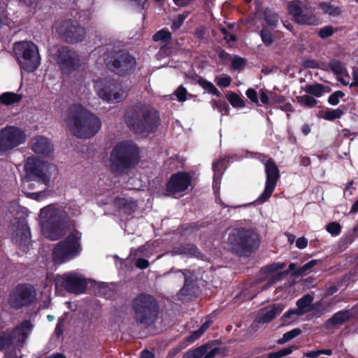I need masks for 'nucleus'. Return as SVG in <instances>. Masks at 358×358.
<instances>
[{"instance_id": "obj_1", "label": "nucleus", "mask_w": 358, "mask_h": 358, "mask_svg": "<svg viewBox=\"0 0 358 358\" xmlns=\"http://www.w3.org/2000/svg\"><path fill=\"white\" fill-rule=\"evenodd\" d=\"M79 213V207L74 203L51 204L41 208L39 218L43 234L50 240L59 239L67 229L74 226L71 217Z\"/></svg>"}, {"instance_id": "obj_2", "label": "nucleus", "mask_w": 358, "mask_h": 358, "mask_svg": "<svg viewBox=\"0 0 358 358\" xmlns=\"http://www.w3.org/2000/svg\"><path fill=\"white\" fill-rule=\"evenodd\" d=\"M70 131L80 138L94 136L101 129V119L80 104L71 106L64 118Z\"/></svg>"}, {"instance_id": "obj_3", "label": "nucleus", "mask_w": 358, "mask_h": 358, "mask_svg": "<svg viewBox=\"0 0 358 358\" xmlns=\"http://www.w3.org/2000/svg\"><path fill=\"white\" fill-rule=\"evenodd\" d=\"M127 126L137 134L148 135L159 125L158 113L146 106H135L128 109L125 115Z\"/></svg>"}, {"instance_id": "obj_4", "label": "nucleus", "mask_w": 358, "mask_h": 358, "mask_svg": "<svg viewBox=\"0 0 358 358\" xmlns=\"http://www.w3.org/2000/svg\"><path fill=\"white\" fill-rule=\"evenodd\" d=\"M140 160L139 148L131 141H122L113 148L110 162L113 169L124 171L134 167Z\"/></svg>"}, {"instance_id": "obj_5", "label": "nucleus", "mask_w": 358, "mask_h": 358, "mask_svg": "<svg viewBox=\"0 0 358 358\" xmlns=\"http://www.w3.org/2000/svg\"><path fill=\"white\" fill-rule=\"evenodd\" d=\"M97 96L108 102H120L128 94L129 87L124 84L112 79H98L94 82Z\"/></svg>"}, {"instance_id": "obj_6", "label": "nucleus", "mask_w": 358, "mask_h": 358, "mask_svg": "<svg viewBox=\"0 0 358 358\" xmlns=\"http://www.w3.org/2000/svg\"><path fill=\"white\" fill-rule=\"evenodd\" d=\"M132 308L136 321L144 325L152 323L158 313L157 301L149 294L136 296L132 302Z\"/></svg>"}, {"instance_id": "obj_7", "label": "nucleus", "mask_w": 358, "mask_h": 358, "mask_svg": "<svg viewBox=\"0 0 358 358\" xmlns=\"http://www.w3.org/2000/svg\"><path fill=\"white\" fill-rule=\"evenodd\" d=\"M14 52L23 70L34 72L41 64L38 47L31 41H21L14 45Z\"/></svg>"}, {"instance_id": "obj_8", "label": "nucleus", "mask_w": 358, "mask_h": 358, "mask_svg": "<svg viewBox=\"0 0 358 358\" xmlns=\"http://www.w3.org/2000/svg\"><path fill=\"white\" fill-rule=\"evenodd\" d=\"M81 234L74 230L64 241L59 243L52 252L55 262L62 264L74 258L80 253Z\"/></svg>"}, {"instance_id": "obj_9", "label": "nucleus", "mask_w": 358, "mask_h": 358, "mask_svg": "<svg viewBox=\"0 0 358 358\" xmlns=\"http://www.w3.org/2000/svg\"><path fill=\"white\" fill-rule=\"evenodd\" d=\"M33 327L30 321L25 320L13 331L3 333L0 336V350H5L11 345L22 347L30 335Z\"/></svg>"}, {"instance_id": "obj_10", "label": "nucleus", "mask_w": 358, "mask_h": 358, "mask_svg": "<svg viewBox=\"0 0 358 358\" xmlns=\"http://www.w3.org/2000/svg\"><path fill=\"white\" fill-rule=\"evenodd\" d=\"M48 165L42 162L34 157L27 159L24 164V171L26 176L23 181L24 183L36 182L47 185L50 180L48 174Z\"/></svg>"}, {"instance_id": "obj_11", "label": "nucleus", "mask_w": 358, "mask_h": 358, "mask_svg": "<svg viewBox=\"0 0 358 358\" xmlns=\"http://www.w3.org/2000/svg\"><path fill=\"white\" fill-rule=\"evenodd\" d=\"M51 59L64 73L74 71L80 66L78 55L66 47H59L52 50Z\"/></svg>"}, {"instance_id": "obj_12", "label": "nucleus", "mask_w": 358, "mask_h": 358, "mask_svg": "<svg viewBox=\"0 0 358 358\" xmlns=\"http://www.w3.org/2000/svg\"><path fill=\"white\" fill-rule=\"evenodd\" d=\"M36 300L35 288L30 285H18L11 292L8 301L11 307L20 308L34 303Z\"/></svg>"}, {"instance_id": "obj_13", "label": "nucleus", "mask_w": 358, "mask_h": 358, "mask_svg": "<svg viewBox=\"0 0 358 358\" xmlns=\"http://www.w3.org/2000/svg\"><path fill=\"white\" fill-rule=\"evenodd\" d=\"M192 180L189 173L179 172L173 174L166 183V195L173 197L186 194L192 188Z\"/></svg>"}, {"instance_id": "obj_14", "label": "nucleus", "mask_w": 358, "mask_h": 358, "mask_svg": "<svg viewBox=\"0 0 358 358\" xmlns=\"http://www.w3.org/2000/svg\"><path fill=\"white\" fill-rule=\"evenodd\" d=\"M59 36L67 43L80 42L85 36V29L76 22L66 20L59 23L55 28Z\"/></svg>"}, {"instance_id": "obj_15", "label": "nucleus", "mask_w": 358, "mask_h": 358, "mask_svg": "<svg viewBox=\"0 0 358 358\" xmlns=\"http://www.w3.org/2000/svg\"><path fill=\"white\" fill-rule=\"evenodd\" d=\"M108 68L115 73L125 76L132 72L136 66L135 58L126 52H117L113 60H106Z\"/></svg>"}, {"instance_id": "obj_16", "label": "nucleus", "mask_w": 358, "mask_h": 358, "mask_svg": "<svg viewBox=\"0 0 358 358\" xmlns=\"http://www.w3.org/2000/svg\"><path fill=\"white\" fill-rule=\"evenodd\" d=\"M61 286L66 291L74 294L84 292L87 287L85 278L75 272L64 273L59 276L56 280V287Z\"/></svg>"}, {"instance_id": "obj_17", "label": "nucleus", "mask_w": 358, "mask_h": 358, "mask_svg": "<svg viewBox=\"0 0 358 358\" xmlns=\"http://www.w3.org/2000/svg\"><path fill=\"white\" fill-rule=\"evenodd\" d=\"M25 141L26 134L19 127H6L0 131V145L3 150L17 147Z\"/></svg>"}, {"instance_id": "obj_18", "label": "nucleus", "mask_w": 358, "mask_h": 358, "mask_svg": "<svg viewBox=\"0 0 358 358\" xmlns=\"http://www.w3.org/2000/svg\"><path fill=\"white\" fill-rule=\"evenodd\" d=\"M266 180L264 192L257 198L256 202L262 203L266 201L274 191L280 177L279 170L273 160L268 159L265 164Z\"/></svg>"}, {"instance_id": "obj_19", "label": "nucleus", "mask_w": 358, "mask_h": 358, "mask_svg": "<svg viewBox=\"0 0 358 358\" xmlns=\"http://www.w3.org/2000/svg\"><path fill=\"white\" fill-rule=\"evenodd\" d=\"M252 233L245 229H234L228 238V244L233 251L239 252L251 246Z\"/></svg>"}, {"instance_id": "obj_20", "label": "nucleus", "mask_w": 358, "mask_h": 358, "mask_svg": "<svg viewBox=\"0 0 358 358\" xmlns=\"http://www.w3.org/2000/svg\"><path fill=\"white\" fill-rule=\"evenodd\" d=\"M285 306L281 303H275L259 310L253 324L259 327L261 324L271 322L277 315L284 310Z\"/></svg>"}, {"instance_id": "obj_21", "label": "nucleus", "mask_w": 358, "mask_h": 358, "mask_svg": "<svg viewBox=\"0 0 358 358\" xmlns=\"http://www.w3.org/2000/svg\"><path fill=\"white\" fill-rule=\"evenodd\" d=\"M16 223L13 227L12 240L16 244H25L31 237L29 228L24 220H18Z\"/></svg>"}, {"instance_id": "obj_22", "label": "nucleus", "mask_w": 358, "mask_h": 358, "mask_svg": "<svg viewBox=\"0 0 358 358\" xmlns=\"http://www.w3.org/2000/svg\"><path fill=\"white\" fill-rule=\"evenodd\" d=\"M313 301V297L310 294H306L296 302L297 308L287 311L282 316V319H292L293 316H301L310 310V306Z\"/></svg>"}, {"instance_id": "obj_23", "label": "nucleus", "mask_w": 358, "mask_h": 358, "mask_svg": "<svg viewBox=\"0 0 358 358\" xmlns=\"http://www.w3.org/2000/svg\"><path fill=\"white\" fill-rule=\"evenodd\" d=\"M285 267V264L278 262V263H273L264 268L266 270V271L269 273L268 278H269L271 284H273V283L278 281L284 275H287L289 271L294 270L296 268V264L294 263H292L289 266L288 271H281L280 270L284 268Z\"/></svg>"}, {"instance_id": "obj_24", "label": "nucleus", "mask_w": 358, "mask_h": 358, "mask_svg": "<svg viewBox=\"0 0 358 358\" xmlns=\"http://www.w3.org/2000/svg\"><path fill=\"white\" fill-rule=\"evenodd\" d=\"M115 206L124 214L130 215L137 207L136 202L130 197L119 196L114 201Z\"/></svg>"}, {"instance_id": "obj_25", "label": "nucleus", "mask_w": 358, "mask_h": 358, "mask_svg": "<svg viewBox=\"0 0 358 358\" xmlns=\"http://www.w3.org/2000/svg\"><path fill=\"white\" fill-rule=\"evenodd\" d=\"M31 148L34 152L41 155H48L52 150L48 139L41 136L33 139Z\"/></svg>"}, {"instance_id": "obj_26", "label": "nucleus", "mask_w": 358, "mask_h": 358, "mask_svg": "<svg viewBox=\"0 0 358 358\" xmlns=\"http://www.w3.org/2000/svg\"><path fill=\"white\" fill-rule=\"evenodd\" d=\"M225 159H220L213 164V169L214 171L213 187L215 191L220 189V184L222 175L225 169Z\"/></svg>"}, {"instance_id": "obj_27", "label": "nucleus", "mask_w": 358, "mask_h": 358, "mask_svg": "<svg viewBox=\"0 0 358 358\" xmlns=\"http://www.w3.org/2000/svg\"><path fill=\"white\" fill-rule=\"evenodd\" d=\"M350 317V313L348 310H341L335 313L327 322L328 327L341 325L348 321Z\"/></svg>"}, {"instance_id": "obj_28", "label": "nucleus", "mask_w": 358, "mask_h": 358, "mask_svg": "<svg viewBox=\"0 0 358 358\" xmlns=\"http://www.w3.org/2000/svg\"><path fill=\"white\" fill-rule=\"evenodd\" d=\"M303 90L307 94H311L315 97H320L324 93L328 92L326 87L321 84L306 85Z\"/></svg>"}, {"instance_id": "obj_29", "label": "nucleus", "mask_w": 358, "mask_h": 358, "mask_svg": "<svg viewBox=\"0 0 358 358\" xmlns=\"http://www.w3.org/2000/svg\"><path fill=\"white\" fill-rule=\"evenodd\" d=\"M22 96L13 92H5L0 96V103L4 105H10L19 102Z\"/></svg>"}, {"instance_id": "obj_30", "label": "nucleus", "mask_w": 358, "mask_h": 358, "mask_svg": "<svg viewBox=\"0 0 358 358\" xmlns=\"http://www.w3.org/2000/svg\"><path fill=\"white\" fill-rule=\"evenodd\" d=\"M173 255H185L192 257H199V252L193 245L181 246L178 250L171 252Z\"/></svg>"}, {"instance_id": "obj_31", "label": "nucleus", "mask_w": 358, "mask_h": 358, "mask_svg": "<svg viewBox=\"0 0 358 358\" xmlns=\"http://www.w3.org/2000/svg\"><path fill=\"white\" fill-rule=\"evenodd\" d=\"M197 82L199 85L201 87H202L205 90V91H206L209 94L215 95L217 96H220L221 93L211 82L202 78H200Z\"/></svg>"}, {"instance_id": "obj_32", "label": "nucleus", "mask_w": 358, "mask_h": 358, "mask_svg": "<svg viewBox=\"0 0 358 358\" xmlns=\"http://www.w3.org/2000/svg\"><path fill=\"white\" fill-rule=\"evenodd\" d=\"M207 352V345H203L194 350L186 352L183 358H201Z\"/></svg>"}, {"instance_id": "obj_33", "label": "nucleus", "mask_w": 358, "mask_h": 358, "mask_svg": "<svg viewBox=\"0 0 358 358\" xmlns=\"http://www.w3.org/2000/svg\"><path fill=\"white\" fill-rule=\"evenodd\" d=\"M155 243H147L145 245L141 246L134 252V257H139L141 255L150 257L154 252Z\"/></svg>"}, {"instance_id": "obj_34", "label": "nucleus", "mask_w": 358, "mask_h": 358, "mask_svg": "<svg viewBox=\"0 0 358 358\" xmlns=\"http://www.w3.org/2000/svg\"><path fill=\"white\" fill-rule=\"evenodd\" d=\"M297 22L301 24L315 25L317 24V19L313 13L303 11Z\"/></svg>"}, {"instance_id": "obj_35", "label": "nucleus", "mask_w": 358, "mask_h": 358, "mask_svg": "<svg viewBox=\"0 0 358 358\" xmlns=\"http://www.w3.org/2000/svg\"><path fill=\"white\" fill-rule=\"evenodd\" d=\"M289 13L293 16L295 20L297 22L298 18L301 17L303 13V10L299 5V1H291L288 3Z\"/></svg>"}, {"instance_id": "obj_36", "label": "nucleus", "mask_w": 358, "mask_h": 358, "mask_svg": "<svg viewBox=\"0 0 358 358\" xmlns=\"http://www.w3.org/2000/svg\"><path fill=\"white\" fill-rule=\"evenodd\" d=\"M296 101L301 106L312 108L317 103V101L313 96L306 94L296 97Z\"/></svg>"}, {"instance_id": "obj_37", "label": "nucleus", "mask_w": 358, "mask_h": 358, "mask_svg": "<svg viewBox=\"0 0 358 358\" xmlns=\"http://www.w3.org/2000/svg\"><path fill=\"white\" fill-rule=\"evenodd\" d=\"M320 8L322 10L324 13L331 16H338L341 13V10L338 7L328 3H321L320 4Z\"/></svg>"}, {"instance_id": "obj_38", "label": "nucleus", "mask_w": 358, "mask_h": 358, "mask_svg": "<svg viewBox=\"0 0 358 358\" xmlns=\"http://www.w3.org/2000/svg\"><path fill=\"white\" fill-rule=\"evenodd\" d=\"M343 114V112L340 108L328 109L324 113L323 117L329 121H332L336 119L340 118Z\"/></svg>"}, {"instance_id": "obj_39", "label": "nucleus", "mask_w": 358, "mask_h": 358, "mask_svg": "<svg viewBox=\"0 0 358 358\" xmlns=\"http://www.w3.org/2000/svg\"><path fill=\"white\" fill-rule=\"evenodd\" d=\"M227 98L233 107L243 108L245 106L244 101L236 93H230Z\"/></svg>"}, {"instance_id": "obj_40", "label": "nucleus", "mask_w": 358, "mask_h": 358, "mask_svg": "<svg viewBox=\"0 0 358 358\" xmlns=\"http://www.w3.org/2000/svg\"><path fill=\"white\" fill-rule=\"evenodd\" d=\"M301 331L299 329H298V328L294 329L284 334L282 337L278 340V343L279 344H284V343L288 342L289 341L294 338L297 336H299L301 334Z\"/></svg>"}, {"instance_id": "obj_41", "label": "nucleus", "mask_w": 358, "mask_h": 358, "mask_svg": "<svg viewBox=\"0 0 358 358\" xmlns=\"http://www.w3.org/2000/svg\"><path fill=\"white\" fill-rule=\"evenodd\" d=\"M178 273H181L182 276L185 278V285L184 287L181 289V292L182 294H186V292L189 289V287L190 286V283L192 282L191 278L192 277V274L191 271L188 270L178 271Z\"/></svg>"}, {"instance_id": "obj_42", "label": "nucleus", "mask_w": 358, "mask_h": 358, "mask_svg": "<svg viewBox=\"0 0 358 358\" xmlns=\"http://www.w3.org/2000/svg\"><path fill=\"white\" fill-rule=\"evenodd\" d=\"M331 70L336 75L344 73L346 69L344 64L336 59L331 61L329 64Z\"/></svg>"}, {"instance_id": "obj_43", "label": "nucleus", "mask_w": 358, "mask_h": 358, "mask_svg": "<svg viewBox=\"0 0 358 358\" xmlns=\"http://www.w3.org/2000/svg\"><path fill=\"white\" fill-rule=\"evenodd\" d=\"M295 349H296V348H294V346L285 348H283V349H282L280 350H278L277 352H274L270 353L268 355L267 358H279V357H281L289 355Z\"/></svg>"}, {"instance_id": "obj_44", "label": "nucleus", "mask_w": 358, "mask_h": 358, "mask_svg": "<svg viewBox=\"0 0 358 358\" xmlns=\"http://www.w3.org/2000/svg\"><path fill=\"white\" fill-rule=\"evenodd\" d=\"M320 262L319 260H311L308 262V263L305 264L303 266H301L300 268H299L297 271H295V273L299 275H303L307 273V272L312 268L313 267L315 266L318 264Z\"/></svg>"}, {"instance_id": "obj_45", "label": "nucleus", "mask_w": 358, "mask_h": 358, "mask_svg": "<svg viewBox=\"0 0 358 358\" xmlns=\"http://www.w3.org/2000/svg\"><path fill=\"white\" fill-rule=\"evenodd\" d=\"M264 16V20L268 24L273 27H275L277 25V23L278 22V17L275 13L271 10H266Z\"/></svg>"}, {"instance_id": "obj_46", "label": "nucleus", "mask_w": 358, "mask_h": 358, "mask_svg": "<svg viewBox=\"0 0 358 358\" xmlns=\"http://www.w3.org/2000/svg\"><path fill=\"white\" fill-rule=\"evenodd\" d=\"M260 36L262 42L265 45L268 46L273 43V36L268 29L263 28L261 31Z\"/></svg>"}, {"instance_id": "obj_47", "label": "nucleus", "mask_w": 358, "mask_h": 358, "mask_svg": "<svg viewBox=\"0 0 358 358\" xmlns=\"http://www.w3.org/2000/svg\"><path fill=\"white\" fill-rule=\"evenodd\" d=\"M171 38V34L169 31L162 29L153 36L155 41L166 42Z\"/></svg>"}, {"instance_id": "obj_48", "label": "nucleus", "mask_w": 358, "mask_h": 358, "mask_svg": "<svg viewBox=\"0 0 358 358\" xmlns=\"http://www.w3.org/2000/svg\"><path fill=\"white\" fill-rule=\"evenodd\" d=\"M327 231L333 236H338L341 231V226L339 223L333 222L326 227Z\"/></svg>"}, {"instance_id": "obj_49", "label": "nucleus", "mask_w": 358, "mask_h": 358, "mask_svg": "<svg viewBox=\"0 0 358 358\" xmlns=\"http://www.w3.org/2000/svg\"><path fill=\"white\" fill-rule=\"evenodd\" d=\"M187 90L182 85H180L171 96H176L180 102L187 100Z\"/></svg>"}, {"instance_id": "obj_50", "label": "nucleus", "mask_w": 358, "mask_h": 358, "mask_svg": "<svg viewBox=\"0 0 358 358\" xmlns=\"http://www.w3.org/2000/svg\"><path fill=\"white\" fill-rule=\"evenodd\" d=\"M231 68L234 70L241 71L245 68V61L238 56H234L231 59Z\"/></svg>"}, {"instance_id": "obj_51", "label": "nucleus", "mask_w": 358, "mask_h": 358, "mask_svg": "<svg viewBox=\"0 0 358 358\" xmlns=\"http://www.w3.org/2000/svg\"><path fill=\"white\" fill-rule=\"evenodd\" d=\"M215 81L219 87H227L231 85V78L229 76H217Z\"/></svg>"}, {"instance_id": "obj_52", "label": "nucleus", "mask_w": 358, "mask_h": 358, "mask_svg": "<svg viewBox=\"0 0 358 358\" xmlns=\"http://www.w3.org/2000/svg\"><path fill=\"white\" fill-rule=\"evenodd\" d=\"M27 196L28 198L36 200V201H41L43 200L46 197V192L44 191H39L37 192H27L26 193Z\"/></svg>"}, {"instance_id": "obj_53", "label": "nucleus", "mask_w": 358, "mask_h": 358, "mask_svg": "<svg viewBox=\"0 0 358 358\" xmlns=\"http://www.w3.org/2000/svg\"><path fill=\"white\" fill-rule=\"evenodd\" d=\"M334 33V29L331 26H326L324 27H322L319 31V36L322 38H327L329 36H331Z\"/></svg>"}, {"instance_id": "obj_54", "label": "nucleus", "mask_w": 358, "mask_h": 358, "mask_svg": "<svg viewBox=\"0 0 358 358\" xmlns=\"http://www.w3.org/2000/svg\"><path fill=\"white\" fill-rule=\"evenodd\" d=\"M338 80L345 86L350 85V78L348 75L347 70H345L344 73L338 74Z\"/></svg>"}, {"instance_id": "obj_55", "label": "nucleus", "mask_w": 358, "mask_h": 358, "mask_svg": "<svg viewBox=\"0 0 358 358\" xmlns=\"http://www.w3.org/2000/svg\"><path fill=\"white\" fill-rule=\"evenodd\" d=\"M303 66L305 68L317 69L320 67V64L316 60L306 59L303 60Z\"/></svg>"}, {"instance_id": "obj_56", "label": "nucleus", "mask_w": 358, "mask_h": 358, "mask_svg": "<svg viewBox=\"0 0 358 358\" xmlns=\"http://www.w3.org/2000/svg\"><path fill=\"white\" fill-rule=\"evenodd\" d=\"M246 95L250 99V101L255 103H258V98H257V92L250 88L246 91Z\"/></svg>"}, {"instance_id": "obj_57", "label": "nucleus", "mask_w": 358, "mask_h": 358, "mask_svg": "<svg viewBox=\"0 0 358 358\" xmlns=\"http://www.w3.org/2000/svg\"><path fill=\"white\" fill-rule=\"evenodd\" d=\"M185 16L179 15L177 18L173 21L171 28L174 30L178 29L183 23Z\"/></svg>"}, {"instance_id": "obj_58", "label": "nucleus", "mask_w": 358, "mask_h": 358, "mask_svg": "<svg viewBox=\"0 0 358 358\" xmlns=\"http://www.w3.org/2000/svg\"><path fill=\"white\" fill-rule=\"evenodd\" d=\"M284 101V97L276 93L270 92V103H280Z\"/></svg>"}, {"instance_id": "obj_59", "label": "nucleus", "mask_w": 358, "mask_h": 358, "mask_svg": "<svg viewBox=\"0 0 358 358\" xmlns=\"http://www.w3.org/2000/svg\"><path fill=\"white\" fill-rule=\"evenodd\" d=\"M215 106L219 110L220 112L222 113L223 111L225 113H228L229 106L224 101H218L215 103Z\"/></svg>"}, {"instance_id": "obj_60", "label": "nucleus", "mask_w": 358, "mask_h": 358, "mask_svg": "<svg viewBox=\"0 0 358 358\" xmlns=\"http://www.w3.org/2000/svg\"><path fill=\"white\" fill-rule=\"evenodd\" d=\"M136 266L141 269L146 268L149 266V262L148 260L139 257L136 260Z\"/></svg>"}, {"instance_id": "obj_61", "label": "nucleus", "mask_w": 358, "mask_h": 358, "mask_svg": "<svg viewBox=\"0 0 358 358\" xmlns=\"http://www.w3.org/2000/svg\"><path fill=\"white\" fill-rule=\"evenodd\" d=\"M259 93L261 101L264 104H270V94H267L264 90H261Z\"/></svg>"}, {"instance_id": "obj_62", "label": "nucleus", "mask_w": 358, "mask_h": 358, "mask_svg": "<svg viewBox=\"0 0 358 358\" xmlns=\"http://www.w3.org/2000/svg\"><path fill=\"white\" fill-rule=\"evenodd\" d=\"M207 350H208V346H207ZM218 352H219V350L217 348H213L209 351L207 350V352L203 355V358H214Z\"/></svg>"}, {"instance_id": "obj_63", "label": "nucleus", "mask_w": 358, "mask_h": 358, "mask_svg": "<svg viewBox=\"0 0 358 358\" xmlns=\"http://www.w3.org/2000/svg\"><path fill=\"white\" fill-rule=\"evenodd\" d=\"M308 245V241L303 238H299L296 241V246L299 249H303L306 248Z\"/></svg>"}, {"instance_id": "obj_64", "label": "nucleus", "mask_w": 358, "mask_h": 358, "mask_svg": "<svg viewBox=\"0 0 358 358\" xmlns=\"http://www.w3.org/2000/svg\"><path fill=\"white\" fill-rule=\"evenodd\" d=\"M203 334V333L199 330H196L195 331H194L188 338H187V341L190 343H192L194 342V341H196L197 338H199L201 335Z\"/></svg>"}]
</instances>
